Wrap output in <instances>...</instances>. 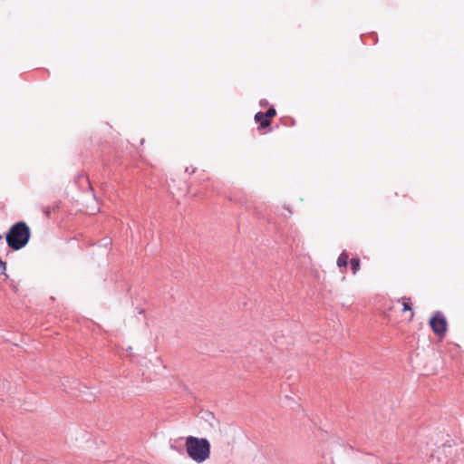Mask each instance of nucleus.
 Here are the masks:
<instances>
[{"instance_id": "nucleus-1", "label": "nucleus", "mask_w": 464, "mask_h": 464, "mask_svg": "<svg viewBox=\"0 0 464 464\" xmlns=\"http://www.w3.org/2000/svg\"><path fill=\"white\" fill-rule=\"evenodd\" d=\"M185 449L188 456L197 463H203L210 456L211 445L208 439L188 436Z\"/></svg>"}, {"instance_id": "nucleus-2", "label": "nucleus", "mask_w": 464, "mask_h": 464, "mask_svg": "<svg viewBox=\"0 0 464 464\" xmlns=\"http://www.w3.org/2000/svg\"><path fill=\"white\" fill-rule=\"evenodd\" d=\"M31 237V230L27 224L19 221L13 225L5 235L7 245L13 250H20L27 245Z\"/></svg>"}, {"instance_id": "nucleus-3", "label": "nucleus", "mask_w": 464, "mask_h": 464, "mask_svg": "<svg viewBox=\"0 0 464 464\" xmlns=\"http://www.w3.org/2000/svg\"><path fill=\"white\" fill-rule=\"evenodd\" d=\"M430 325L433 333L439 337H444L447 332V320L440 311H437L430 320Z\"/></svg>"}, {"instance_id": "nucleus-4", "label": "nucleus", "mask_w": 464, "mask_h": 464, "mask_svg": "<svg viewBox=\"0 0 464 464\" xmlns=\"http://www.w3.org/2000/svg\"><path fill=\"white\" fill-rule=\"evenodd\" d=\"M254 119H255L256 122L259 123L260 128H262V129H265V128L270 126V120L266 119V117H265V115H264V112H262V111L256 112Z\"/></svg>"}, {"instance_id": "nucleus-5", "label": "nucleus", "mask_w": 464, "mask_h": 464, "mask_svg": "<svg viewBox=\"0 0 464 464\" xmlns=\"http://www.w3.org/2000/svg\"><path fill=\"white\" fill-rule=\"evenodd\" d=\"M398 301L401 302V304H402V311L403 312H406V311H411V318H412L413 315H414V312L412 311L411 299L410 297L403 296L401 299H399Z\"/></svg>"}, {"instance_id": "nucleus-6", "label": "nucleus", "mask_w": 464, "mask_h": 464, "mask_svg": "<svg viewBox=\"0 0 464 464\" xmlns=\"http://www.w3.org/2000/svg\"><path fill=\"white\" fill-rule=\"evenodd\" d=\"M349 256L345 250H343L337 259V266L339 267L346 266L348 264Z\"/></svg>"}, {"instance_id": "nucleus-7", "label": "nucleus", "mask_w": 464, "mask_h": 464, "mask_svg": "<svg viewBox=\"0 0 464 464\" xmlns=\"http://www.w3.org/2000/svg\"><path fill=\"white\" fill-rule=\"evenodd\" d=\"M350 265L353 274L355 275L360 269V259L355 257L352 258L350 260Z\"/></svg>"}, {"instance_id": "nucleus-8", "label": "nucleus", "mask_w": 464, "mask_h": 464, "mask_svg": "<svg viewBox=\"0 0 464 464\" xmlns=\"http://www.w3.org/2000/svg\"><path fill=\"white\" fill-rule=\"evenodd\" d=\"M276 114V110H275L273 107L269 108V109H268V110L264 113L265 117H266V119H268V120H269L270 118L274 117Z\"/></svg>"}, {"instance_id": "nucleus-9", "label": "nucleus", "mask_w": 464, "mask_h": 464, "mask_svg": "<svg viewBox=\"0 0 464 464\" xmlns=\"http://www.w3.org/2000/svg\"><path fill=\"white\" fill-rule=\"evenodd\" d=\"M51 211H52V209H51V207H49V206L42 208V212L45 215L46 218L50 217Z\"/></svg>"}, {"instance_id": "nucleus-10", "label": "nucleus", "mask_w": 464, "mask_h": 464, "mask_svg": "<svg viewBox=\"0 0 464 464\" xmlns=\"http://www.w3.org/2000/svg\"><path fill=\"white\" fill-rule=\"evenodd\" d=\"M259 104H260V106H261V107H265V106H267V105H268V102H267V100H266V99H262V100L260 101Z\"/></svg>"}]
</instances>
